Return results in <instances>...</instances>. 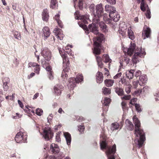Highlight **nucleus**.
<instances>
[{
	"mask_svg": "<svg viewBox=\"0 0 159 159\" xmlns=\"http://www.w3.org/2000/svg\"><path fill=\"white\" fill-rule=\"evenodd\" d=\"M126 50L129 55L131 56L134 53L131 60L133 65L129 64V66L130 67H135L136 66V64L140 60V58L143 57L145 54V52L142 48H138L134 43H130V47L129 48H126Z\"/></svg>",
	"mask_w": 159,
	"mask_h": 159,
	"instance_id": "f257e3e1",
	"label": "nucleus"
},
{
	"mask_svg": "<svg viewBox=\"0 0 159 159\" xmlns=\"http://www.w3.org/2000/svg\"><path fill=\"white\" fill-rule=\"evenodd\" d=\"M133 119L135 126L134 134L136 137L134 142L137 147L140 148L142 146L145 140V134L143 130L140 128V122L136 116H134Z\"/></svg>",
	"mask_w": 159,
	"mask_h": 159,
	"instance_id": "f03ea898",
	"label": "nucleus"
},
{
	"mask_svg": "<svg viewBox=\"0 0 159 159\" xmlns=\"http://www.w3.org/2000/svg\"><path fill=\"white\" fill-rule=\"evenodd\" d=\"M101 149L103 150L106 149V152L108 159H115L114 154L116 151V145L114 144L112 147L107 145V143L105 141H102L100 143Z\"/></svg>",
	"mask_w": 159,
	"mask_h": 159,
	"instance_id": "7ed1b4c3",
	"label": "nucleus"
},
{
	"mask_svg": "<svg viewBox=\"0 0 159 159\" xmlns=\"http://www.w3.org/2000/svg\"><path fill=\"white\" fill-rule=\"evenodd\" d=\"M98 36L94 38V50L93 52L95 55H99L101 53V43L104 39L103 35L102 34H98Z\"/></svg>",
	"mask_w": 159,
	"mask_h": 159,
	"instance_id": "20e7f679",
	"label": "nucleus"
},
{
	"mask_svg": "<svg viewBox=\"0 0 159 159\" xmlns=\"http://www.w3.org/2000/svg\"><path fill=\"white\" fill-rule=\"evenodd\" d=\"M60 54L63 58V70L62 72L61 76L64 79V81L67 80V76H68L66 72L69 69L70 62L68 58H67L65 54L62 55L61 54V52H62L59 50Z\"/></svg>",
	"mask_w": 159,
	"mask_h": 159,
	"instance_id": "39448f33",
	"label": "nucleus"
},
{
	"mask_svg": "<svg viewBox=\"0 0 159 159\" xmlns=\"http://www.w3.org/2000/svg\"><path fill=\"white\" fill-rule=\"evenodd\" d=\"M93 21L92 23L89 25L88 28L86 25L83 24H79V26L84 29L87 34H88L89 32H90L97 35L98 34L99 32L98 28L97 23H98L94 22L93 19Z\"/></svg>",
	"mask_w": 159,
	"mask_h": 159,
	"instance_id": "423d86ee",
	"label": "nucleus"
},
{
	"mask_svg": "<svg viewBox=\"0 0 159 159\" xmlns=\"http://www.w3.org/2000/svg\"><path fill=\"white\" fill-rule=\"evenodd\" d=\"M103 8L102 4H98L96 6V12L94 14V16L93 17L94 22L99 23V18L102 17L103 14Z\"/></svg>",
	"mask_w": 159,
	"mask_h": 159,
	"instance_id": "0eeeda50",
	"label": "nucleus"
},
{
	"mask_svg": "<svg viewBox=\"0 0 159 159\" xmlns=\"http://www.w3.org/2000/svg\"><path fill=\"white\" fill-rule=\"evenodd\" d=\"M83 80V76L81 75H78L76 78H70L69 79L67 85L69 89H73L76 86V83H79Z\"/></svg>",
	"mask_w": 159,
	"mask_h": 159,
	"instance_id": "6e6552de",
	"label": "nucleus"
},
{
	"mask_svg": "<svg viewBox=\"0 0 159 159\" xmlns=\"http://www.w3.org/2000/svg\"><path fill=\"white\" fill-rule=\"evenodd\" d=\"M41 54L46 60L45 62L47 65H49L52 57L51 51L47 48H42L41 49Z\"/></svg>",
	"mask_w": 159,
	"mask_h": 159,
	"instance_id": "1a4fd4ad",
	"label": "nucleus"
},
{
	"mask_svg": "<svg viewBox=\"0 0 159 159\" xmlns=\"http://www.w3.org/2000/svg\"><path fill=\"white\" fill-rule=\"evenodd\" d=\"M43 133L42 134L46 140H49L52 138L53 136V133L52 131L50 128L45 127L43 129Z\"/></svg>",
	"mask_w": 159,
	"mask_h": 159,
	"instance_id": "9d476101",
	"label": "nucleus"
},
{
	"mask_svg": "<svg viewBox=\"0 0 159 159\" xmlns=\"http://www.w3.org/2000/svg\"><path fill=\"white\" fill-rule=\"evenodd\" d=\"M24 134L21 132H19L17 133L15 137V140L17 143L24 142L26 143L27 136H24Z\"/></svg>",
	"mask_w": 159,
	"mask_h": 159,
	"instance_id": "9b49d317",
	"label": "nucleus"
},
{
	"mask_svg": "<svg viewBox=\"0 0 159 159\" xmlns=\"http://www.w3.org/2000/svg\"><path fill=\"white\" fill-rule=\"evenodd\" d=\"M126 25L124 23L120 24L119 29L118 30L119 33L121 34L123 37H125L126 35V33L127 31Z\"/></svg>",
	"mask_w": 159,
	"mask_h": 159,
	"instance_id": "f8f14e48",
	"label": "nucleus"
},
{
	"mask_svg": "<svg viewBox=\"0 0 159 159\" xmlns=\"http://www.w3.org/2000/svg\"><path fill=\"white\" fill-rule=\"evenodd\" d=\"M109 16L110 18L112 19L114 22L117 21L120 17L119 15L117 14L115 8L112 11H110Z\"/></svg>",
	"mask_w": 159,
	"mask_h": 159,
	"instance_id": "ddd939ff",
	"label": "nucleus"
},
{
	"mask_svg": "<svg viewBox=\"0 0 159 159\" xmlns=\"http://www.w3.org/2000/svg\"><path fill=\"white\" fill-rule=\"evenodd\" d=\"M42 36L44 37V39L46 40L50 36L51 34L50 30L47 26L44 27L42 30Z\"/></svg>",
	"mask_w": 159,
	"mask_h": 159,
	"instance_id": "4468645a",
	"label": "nucleus"
},
{
	"mask_svg": "<svg viewBox=\"0 0 159 159\" xmlns=\"http://www.w3.org/2000/svg\"><path fill=\"white\" fill-rule=\"evenodd\" d=\"M103 19L106 23L107 24H109L110 26L112 28H114L115 26L116 25L115 22H112L111 19H110L109 18H108V16L107 14H104L103 16Z\"/></svg>",
	"mask_w": 159,
	"mask_h": 159,
	"instance_id": "2eb2a0df",
	"label": "nucleus"
},
{
	"mask_svg": "<svg viewBox=\"0 0 159 159\" xmlns=\"http://www.w3.org/2000/svg\"><path fill=\"white\" fill-rule=\"evenodd\" d=\"M151 34V30L149 27H144L142 35L143 39L149 38Z\"/></svg>",
	"mask_w": 159,
	"mask_h": 159,
	"instance_id": "dca6fc26",
	"label": "nucleus"
},
{
	"mask_svg": "<svg viewBox=\"0 0 159 159\" xmlns=\"http://www.w3.org/2000/svg\"><path fill=\"white\" fill-rule=\"evenodd\" d=\"M50 149L52 153L54 154H57L60 152L59 147L55 143H52L51 145Z\"/></svg>",
	"mask_w": 159,
	"mask_h": 159,
	"instance_id": "f3484780",
	"label": "nucleus"
},
{
	"mask_svg": "<svg viewBox=\"0 0 159 159\" xmlns=\"http://www.w3.org/2000/svg\"><path fill=\"white\" fill-rule=\"evenodd\" d=\"M62 31L61 29L57 28H55L53 30V32L55 34L56 37L60 40H62L63 38Z\"/></svg>",
	"mask_w": 159,
	"mask_h": 159,
	"instance_id": "a211bd4d",
	"label": "nucleus"
},
{
	"mask_svg": "<svg viewBox=\"0 0 159 159\" xmlns=\"http://www.w3.org/2000/svg\"><path fill=\"white\" fill-rule=\"evenodd\" d=\"M62 90V87L60 85L57 84L54 86V91L57 95H60Z\"/></svg>",
	"mask_w": 159,
	"mask_h": 159,
	"instance_id": "6ab92c4d",
	"label": "nucleus"
},
{
	"mask_svg": "<svg viewBox=\"0 0 159 159\" xmlns=\"http://www.w3.org/2000/svg\"><path fill=\"white\" fill-rule=\"evenodd\" d=\"M147 76L146 75H141L139 78V84L140 85L145 84L147 81Z\"/></svg>",
	"mask_w": 159,
	"mask_h": 159,
	"instance_id": "aec40b11",
	"label": "nucleus"
},
{
	"mask_svg": "<svg viewBox=\"0 0 159 159\" xmlns=\"http://www.w3.org/2000/svg\"><path fill=\"white\" fill-rule=\"evenodd\" d=\"M135 72V70H127L126 72V77L129 79H132L134 75V73Z\"/></svg>",
	"mask_w": 159,
	"mask_h": 159,
	"instance_id": "412c9836",
	"label": "nucleus"
},
{
	"mask_svg": "<svg viewBox=\"0 0 159 159\" xmlns=\"http://www.w3.org/2000/svg\"><path fill=\"white\" fill-rule=\"evenodd\" d=\"M99 26L100 30L103 32L107 33L108 31V28L107 25L103 22L99 23Z\"/></svg>",
	"mask_w": 159,
	"mask_h": 159,
	"instance_id": "4be33fe9",
	"label": "nucleus"
},
{
	"mask_svg": "<svg viewBox=\"0 0 159 159\" xmlns=\"http://www.w3.org/2000/svg\"><path fill=\"white\" fill-rule=\"evenodd\" d=\"M103 76L102 73L100 72H98L96 75L97 82L100 84L101 83L103 80Z\"/></svg>",
	"mask_w": 159,
	"mask_h": 159,
	"instance_id": "5701e85b",
	"label": "nucleus"
},
{
	"mask_svg": "<svg viewBox=\"0 0 159 159\" xmlns=\"http://www.w3.org/2000/svg\"><path fill=\"white\" fill-rule=\"evenodd\" d=\"M126 125V127L129 130H132L134 129V125L129 120L126 119L125 121Z\"/></svg>",
	"mask_w": 159,
	"mask_h": 159,
	"instance_id": "b1692460",
	"label": "nucleus"
},
{
	"mask_svg": "<svg viewBox=\"0 0 159 159\" xmlns=\"http://www.w3.org/2000/svg\"><path fill=\"white\" fill-rule=\"evenodd\" d=\"M64 135L66 139L67 145H69L71 142V139L70 134L68 132H64Z\"/></svg>",
	"mask_w": 159,
	"mask_h": 159,
	"instance_id": "393cba45",
	"label": "nucleus"
},
{
	"mask_svg": "<svg viewBox=\"0 0 159 159\" xmlns=\"http://www.w3.org/2000/svg\"><path fill=\"white\" fill-rule=\"evenodd\" d=\"M8 81H9V79L8 78H5L2 80L3 87L4 91H7L8 89V86L7 85L8 83Z\"/></svg>",
	"mask_w": 159,
	"mask_h": 159,
	"instance_id": "a878e982",
	"label": "nucleus"
},
{
	"mask_svg": "<svg viewBox=\"0 0 159 159\" xmlns=\"http://www.w3.org/2000/svg\"><path fill=\"white\" fill-rule=\"evenodd\" d=\"M115 92L120 96H122L124 95V92L123 89L118 87H116L115 88Z\"/></svg>",
	"mask_w": 159,
	"mask_h": 159,
	"instance_id": "bb28decb",
	"label": "nucleus"
},
{
	"mask_svg": "<svg viewBox=\"0 0 159 159\" xmlns=\"http://www.w3.org/2000/svg\"><path fill=\"white\" fill-rule=\"evenodd\" d=\"M48 11L46 9H44L42 14L43 20L44 21H47L48 19Z\"/></svg>",
	"mask_w": 159,
	"mask_h": 159,
	"instance_id": "cd10ccee",
	"label": "nucleus"
},
{
	"mask_svg": "<svg viewBox=\"0 0 159 159\" xmlns=\"http://www.w3.org/2000/svg\"><path fill=\"white\" fill-rule=\"evenodd\" d=\"M102 59L104 62H109L108 64L109 66L110 65V63L111 61V60L109 58L108 55L104 54L102 56Z\"/></svg>",
	"mask_w": 159,
	"mask_h": 159,
	"instance_id": "c85d7f7f",
	"label": "nucleus"
},
{
	"mask_svg": "<svg viewBox=\"0 0 159 159\" xmlns=\"http://www.w3.org/2000/svg\"><path fill=\"white\" fill-rule=\"evenodd\" d=\"M130 59L126 57H124L122 59V62H121V61L120 62L121 66H122L123 65H126L129 63Z\"/></svg>",
	"mask_w": 159,
	"mask_h": 159,
	"instance_id": "c756f323",
	"label": "nucleus"
},
{
	"mask_svg": "<svg viewBox=\"0 0 159 159\" xmlns=\"http://www.w3.org/2000/svg\"><path fill=\"white\" fill-rule=\"evenodd\" d=\"M114 82V81L111 80L107 79L104 81L105 84L106 86L108 87L112 86Z\"/></svg>",
	"mask_w": 159,
	"mask_h": 159,
	"instance_id": "7c9ffc66",
	"label": "nucleus"
},
{
	"mask_svg": "<svg viewBox=\"0 0 159 159\" xmlns=\"http://www.w3.org/2000/svg\"><path fill=\"white\" fill-rule=\"evenodd\" d=\"M89 16L88 15H85L80 16L79 18L82 20L84 23H87V20L89 19Z\"/></svg>",
	"mask_w": 159,
	"mask_h": 159,
	"instance_id": "2f4dec72",
	"label": "nucleus"
},
{
	"mask_svg": "<svg viewBox=\"0 0 159 159\" xmlns=\"http://www.w3.org/2000/svg\"><path fill=\"white\" fill-rule=\"evenodd\" d=\"M60 17V15L57 14L55 15L54 19L56 21L57 23L59 26L61 28H62L63 25L61 21L60 20L59 18Z\"/></svg>",
	"mask_w": 159,
	"mask_h": 159,
	"instance_id": "473e14b6",
	"label": "nucleus"
},
{
	"mask_svg": "<svg viewBox=\"0 0 159 159\" xmlns=\"http://www.w3.org/2000/svg\"><path fill=\"white\" fill-rule=\"evenodd\" d=\"M43 62L42 63L43 67L44 68L45 67L46 68V70L48 72V74L52 72V70L51 66L49 65L47 66V65H45L46 63L44 62V63H43Z\"/></svg>",
	"mask_w": 159,
	"mask_h": 159,
	"instance_id": "72a5a7b5",
	"label": "nucleus"
},
{
	"mask_svg": "<svg viewBox=\"0 0 159 159\" xmlns=\"http://www.w3.org/2000/svg\"><path fill=\"white\" fill-rule=\"evenodd\" d=\"M128 34L129 38L131 40H133L135 38L134 35L133 31L130 29L128 28Z\"/></svg>",
	"mask_w": 159,
	"mask_h": 159,
	"instance_id": "f704fd0d",
	"label": "nucleus"
},
{
	"mask_svg": "<svg viewBox=\"0 0 159 159\" xmlns=\"http://www.w3.org/2000/svg\"><path fill=\"white\" fill-rule=\"evenodd\" d=\"M111 99L109 98H105L104 99V102L103 103V105L105 106H108L111 102Z\"/></svg>",
	"mask_w": 159,
	"mask_h": 159,
	"instance_id": "c9c22d12",
	"label": "nucleus"
},
{
	"mask_svg": "<svg viewBox=\"0 0 159 159\" xmlns=\"http://www.w3.org/2000/svg\"><path fill=\"white\" fill-rule=\"evenodd\" d=\"M119 82H121L122 84H123L124 86L128 85V84H129L128 82L125 79L124 77V76H122L120 78V80L119 81Z\"/></svg>",
	"mask_w": 159,
	"mask_h": 159,
	"instance_id": "e433bc0d",
	"label": "nucleus"
},
{
	"mask_svg": "<svg viewBox=\"0 0 159 159\" xmlns=\"http://www.w3.org/2000/svg\"><path fill=\"white\" fill-rule=\"evenodd\" d=\"M119 124L116 123H113L111 125V129L112 131H113L115 129H117L119 127Z\"/></svg>",
	"mask_w": 159,
	"mask_h": 159,
	"instance_id": "4c0bfd02",
	"label": "nucleus"
},
{
	"mask_svg": "<svg viewBox=\"0 0 159 159\" xmlns=\"http://www.w3.org/2000/svg\"><path fill=\"white\" fill-rule=\"evenodd\" d=\"M102 90L103 93L105 95H108L111 93V90L109 88L104 87Z\"/></svg>",
	"mask_w": 159,
	"mask_h": 159,
	"instance_id": "58836bf2",
	"label": "nucleus"
},
{
	"mask_svg": "<svg viewBox=\"0 0 159 159\" xmlns=\"http://www.w3.org/2000/svg\"><path fill=\"white\" fill-rule=\"evenodd\" d=\"M57 1L56 0H51L50 7L52 9H55L57 8Z\"/></svg>",
	"mask_w": 159,
	"mask_h": 159,
	"instance_id": "ea45409f",
	"label": "nucleus"
},
{
	"mask_svg": "<svg viewBox=\"0 0 159 159\" xmlns=\"http://www.w3.org/2000/svg\"><path fill=\"white\" fill-rule=\"evenodd\" d=\"M114 7H111L108 5H107L105 6V9L106 11L110 12V11H112L115 9Z\"/></svg>",
	"mask_w": 159,
	"mask_h": 159,
	"instance_id": "a19ab883",
	"label": "nucleus"
},
{
	"mask_svg": "<svg viewBox=\"0 0 159 159\" xmlns=\"http://www.w3.org/2000/svg\"><path fill=\"white\" fill-rule=\"evenodd\" d=\"M125 86H126L125 87V91L128 94L131 91L130 88L131 87V85L129 84Z\"/></svg>",
	"mask_w": 159,
	"mask_h": 159,
	"instance_id": "79ce46f5",
	"label": "nucleus"
},
{
	"mask_svg": "<svg viewBox=\"0 0 159 159\" xmlns=\"http://www.w3.org/2000/svg\"><path fill=\"white\" fill-rule=\"evenodd\" d=\"M57 154L58 155L57 157V159H63V158L65 157V154L61 152H59Z\"/></svg>",
	"mask_w": 159,
	"mask_h": 159,
	"instance_id": "37998d69",
	"label": "nucleus"
},
{
	"mask_svg": "<svg viewBox=\"0 0 159 159\" xmlns=\"http://www.w3.org/2000/svg\"><path fill=\"white\" fill-rule=\"evenodd\" d=\"M14 37L16 39L20 40L21 38L20 34L18 32L15 31L14 32Z\"/></svg>",
	"mask_w": 159,
	"mask_h": 159,
	"instance_id": "c03bdc74",
	"label": "nucleus"
},
{
	"mask_svg": "<svg viewBox=\"0 0 159 159\" xmlns=\"http://www.w3.org/2000/svg\"><path fill=\"white\" fill-rule=\"evenodd\" d=\"M43 113V111L42 109L38 108L36 110V113L39 116H41Z\"/></svg>",
	"mask_w": 159,
	"mask_h": 159,
	"instance_id": "a18cd8bd",
	"label": "nucleus"
},
{
	"mask_svg": "<svg viewBox=\"0 0 159 159\" xmlns=\"http://www.w3.org/2000/svg\"><path fill=\"white\" fill-rule=\"evenodd\" d=\"M146 16L147 17L148 19L151 18V12L149 9H148L147 11Z\"/></svg>",
	"mask_w": 159,
	"mask_h": 159,
	"instance_id": "49530a36",
	"label": "nucleus"
},
{
	"mask_svg": "<svg viewBox=\"0 0 159 159\" xmlns=\"http://www.w3.org/2000/svg\"><path fill=\"white\" fill-rule=\"evenodd\" d=\"M37 65V64L36 63L30 62L28 63V67L30 68L31 67H35Z\"/></svg>",
	"mask_w": 159,
	"mask_h": 159,
	"instance_id": "de8ad7c7",
	"label": "nucleus"
},
{
	"mask_svg": "<svg viewBox=\"0 0 159 159\" xmlns=\"http://www.w3.org/2000/svg\"><path fill=\"white\" fill-rule=\"evenodd\" d=\"M78 129L80 132L82 133V132H83L84 129V126H82L81 125H79L78 126Z\"/></svg>",
	"mask_w": 159,
	"mask_h": 159,
	"instance_id": "09e8293b",
	"label": "nucleus"
},
{
	"mask_svg": "<svg viewBox=\"0 0 159 159\" xmlns=\"http://www.w3.org/2000/svg\"><path fill=\"white\" fill-rule=\"evenodd\" d=\"M53 115L52 114H50L48 116L47 118L48 122L50 123L52 119L53 118Z\"/></svg>",
	"mask_w": 159,
	"mask_h": 159,
	"instance_id": "8fccbe9b",
	"label": "nucleus"
},
{
	"mask_svg": "<svg viewBox=\"0 0 159 159\" xmlns=\"http://www.w3.org/2000/svg\"><path fill=\"white\" fill-rule=\"evenodd\" d=\"M34 72L37 73L38 74L39 73V71L40 70V68L39 67V65L38 64L35 66V68L34 69Z\"/></svg>",
	"mask_w": 159,
	"mask_h": 159,
	"instance_id": "3c124183",
	"label": "nucleus"
},
{
	"mask_svg": "<svg viewBox=\"0 0 159 159\" xmlns=\"http://www.w3.org/2000/svg\"><path fill=\"white\" fill-rule=\"evenodd\" d=\"M131 95H125L122 98V99H124L126 100H128L130 99Z\"/></svg>",
	"mask_w": 159,
	"mask_h": 159,
	"instance_id": "603ef678",
	"label": "nucleus"
},
{
	"mask_svg": "<svg viewBox=\"0 0 159 159\" xmlns=\"http://www.w3.org/2000/svg\"><path fill=\"white\" fill-rule=\"evenodd\" d=\"M135 107L136 110L138 112H140L141 111L139 104H135Z\"/></svg>",
	"mask_w": 159,
	"mask_h": 159,
	"instance_id": "864d4df0",
	"label": "nucleus"
},
{
	"mask_svg": "<svg viewBox=\"0 0 159 159\" xmlns=\"http://www.w3.org/2000/svg\"><path fill=\"white\" fill-rule=\"evenodd\" d=\"M121 75L122 73L121 72H120L116 74L115 76H114L113 77V78L115 79H118L120 77H121Z\"/></svg>",
	"mask_w": 159,
	"mask_h": 159,
	"instance_id": "5fc2aeb1",
	"label": "nucleus"
},
{
	"mask_svg": "<svg viewBox=\"0 0 159 159\" xmlns=\"http://www.w3.org/2000/svg\"><path fill=\"white\" fill-rule=\"evenodd\" d=\"M141 74V71L139 70L136 71L135 73H134V75L136 77L139 76Z\"/></svg>",
	"mask_w": 159,
	"mask_h": 159,
	"instance_id": "6e6d98bb",
	"label": "nucleus"
},
{
	"mask_svg": "<svg viewBox=\"0 0 159 159\" xmlns=\"http://www.w3.org/2000/svg\"><path fill=\"white\" fill-rule=\"evenodd\" d=\"M55 139L57 142H59L61 141V139L59 134H56Z\"/></svg>",
	"mask_w": 159,
	"mask_h": 159,
	"instance_id": "4d7b16f0",
	"label": "nucleus"
},
{
	"mask_svg": "<svg viewBox=\"0 0 159 159\" xmlns=\"http://www.w3.org/2000/svg\"><path fill=\"white\" fill-rule=\"evenodd\" d=\"M139 81L138 80L134 81L133 83V85L134 86V87L136 88L137 87L138 85V84H139Z\"/></svg>",
	"mask_w": 159,
	"mask_h": 159,
	"instance_id": "13d9d810",
	"label": "nucleus"
},
{
	"mask_svg": "<svg viewBox=\"0 0 159 159\" xmlns=\"http://www.w3.org/2000/svg\"><path fill=\"white\" fill-rule=\"evenodd\" d=\"M107 1L108 3L111 4H114L116 3V0H107Z\"/></svg>",
	"mask_w": 159,
	"mask_h": 159,
	"instance_id": "bf43d9fd",
	"label": "nucleus"
},
{
	"mask_svg": "<svg viewBox=\"0 0 159 159\" xmlns=\"http://www.w3.org/2000/svg\"><path fill=\"white\" fill-rule=\"evenodd\" d=\"M145 4H140V9L141 10L143 11H145V8L144 7V5Z\"/></svg>",
	"mask_w": 159,
	"mask_h": 159,
	"instance_id": "052dcab7",
	"label": "nucleus"
},
{
	"mask_svg": "<svg viewBox=\"0 0 159 159\" xmlns=\"http://www.w3.org/2000/svg\"><path fill=\"white\" fill-rule=\"evenodd\" d=\"M96 60L97 63L102 61V59L100 57L98 56H96Z\"/></svg>",
	"mask_w": 159,
	"mask_h": 159,
	"instance_id": "680f3d73",
	"label": "nucleus"
},
{
	"mask_svg": "<svg viewBox=\"0 0 159 159\" xmlns=\"http://www.w3.org/2000/svg\"><path fill=\"white\" fill-rule=\"evenodd\" d=\"M149 88L148 86H146L143 87L142 89V91L145 92H146L149 89Z\"/></svg>",
	"mask_w": 159,
	"mask_h": 159,
	"instance_id": "e2e57ef3",
	"label": "nucleus"
},
{
	"mask_svg": "<svg viewBox=\"0 0 159 159\" xmlns=\"http://www.w3.org/2000/svg\"><path fill=\"white\" fill-rule=\"evenodd\" d=\"M16 116H14L13 118L14 119H17L18 118H20L21 116V115H20L18 113H16Z\"/></svg>",
	"mask_w": 159,
	"mask_h": 159,
	"instance_id": "0e129e2a",
	"label": "nucleus"
},
{
	"mask_svg": "<svg viewBox=\"0 0 159 159\" xmlns=\"http://www.w3.org/2000/svg\"><path fill=\"white\" fill-rule=\"evenodd\" d=\"M155 98L156 100H159V92L158 93H156L154 95Z\"/></svg>",
	"mask_w": 159,
	"mask_h": 159,
	"instance_id": "69168bd1",
	"label": "nucleus"
},
{
	"mask_svg": "<svg viewBox=\"0 0 159 159\" xmlns=\"http://www.w3.org/2000/svg\"><path fill=\"white\" fill-rule=\"evenodd\" d=\"M45 159H56L54 157L51 156H47L46 157Z\"/></svg>",
	"mask_w": 159,
	"mask_h": 159,
	"instance_id": "338daca9",
	"label": "nucleus"
},
{
	"mask_svg": "<svg viewBox=\"0 0 159 159\" xmlns=\"http://www.w3.org/2000/svg\"><path fill=\"white\" fill-rule=\"evenodd\" d=\"M18 103L20 107L21 108H23V107H24V105H23V104L22 103V102L20 100H18Z\"/></svg>",
	"mask_w": 159,
	"mask_h": 159,
	"instance_id": "774afa93",
	"label": "nucleus"
}]
</instances>
